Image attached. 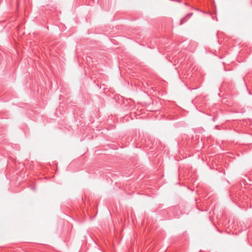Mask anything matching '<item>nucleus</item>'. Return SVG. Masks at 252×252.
Instances as JSON below:
<instances>
[{
	"instance_id": "2",
	"label": "nucleus",
	"mask_w": 252,
	"mask_h": 252,
	"mask_svg": "<svg viewBox=\"0 0 252 252\" xmlns=\"http://www.w3.org/2000/svg\"><path fill=\"white\" fill-rule=\"evenodd\" d=\"M192 15V13H189V14H187L186 15V17H191Z\"/></svg>"
},
{
	"instance_id": "1",
	"label": "nucleus",
	"mask_w": 252,
	"mask_h": 252,
	"mask_svg": "<svg viewBox=\"0 0 252 252\" xmlns=\"http://www.w3.org/2000/svg\"><path fill=\"white\" fill-rule=\"evenodd\" d=\"M186 17L183 18L180 21V25H182L184 23V20L185 19Z\"/></svg>"
}]
</instances>
